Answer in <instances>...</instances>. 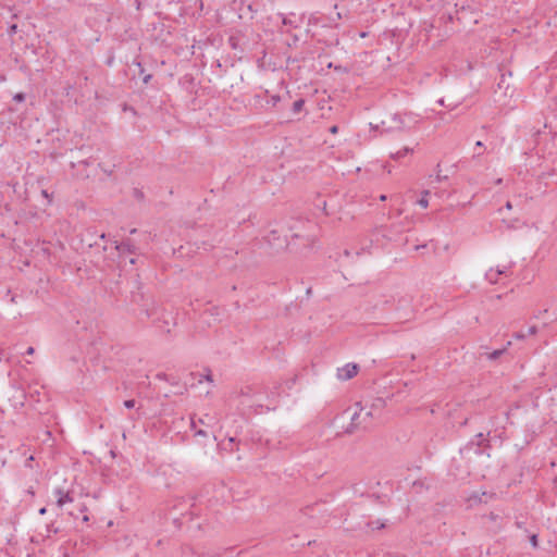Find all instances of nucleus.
Returning a JSON list of instances; mask_svg holds the SVG:
<instances>
[{
  "instance_id": "473e14b6",
  "label": "nucleus",
  "mask_w": 557,
  "mask_h": 557,
  "mask_svg": "<svg viewBox=\"0 0 557 557\" xmlns=\"http://www.w3.org/2000/svg\"><path fill=\"white\" fill-rule=\"evenodd\" d=\"M438 103L444 104V100L443 99L438 100Z\"/></svg>"
},
{
  "instance_id": "4be33fe9",
  "label": "nucleus",
  "mask_w": 557,
  "mask_h": 557,
  "mask_svg": "<svg viewBox=\"0 0 557 557\" xmlns=\"http://www.w3.org/2000/svg\"><path fill=\"white\" fill-rule=\"evenodd\" d=\"M330 132H331L332 134H336V133L338 132V126H336V125L331 126V127H330Z\"/></svg>"
},
{
  "instance_id": "f03ea898",
  "label": "nucleus",
  "mask_w": 557,
  "mask_h": 557,
  "mask_svg": "<svg viewBox=\"0 0 557 557\" xmlns=\"http://www.w3.org/2000/svg\"><path fill=\"white\" fill-rule=\"evenodd\" d=\"M52 494L55 498V506L60 509L64 505L71 504L74 502L73 493L70 491H64L63 488L57 487L52 491Z\"/></svg>"
},
{
  "instance_id": "0eeeda50",
  "label": "nucleus",
  "mask_w": 557,
  "mask_h": 557,
  "mask_svg": "<svg viewBox=\"0 0 557 557\" xmlns=\"http://www.w3.org/2000/svg\"><path fill=\"white\" fill-rule=\"evenodd\" d=\"M511 345V342H508L506 344V346L503 348V349H497V350H494L492 352H490L487 355V359L490 360H496L497 358H499L506 350L507 348Z\"/></svg>"
},
{
  "instance_id": "7ed1b4c3",
  "label": "nucleus",
  "mask_w": 557,
  "mask_h": 557,
  "mask_svg": "<svg viewBox=\"0 0 557 557\" xmlns=\"http://www.w3.org/2000/svg\"><path fill=\"white\" fill-rule=\"evenodd\" d=\"M359 367L356 363H347L337 369V379L341 381H348L357 375Z\"/></svg>"
},
{
  "instance_id": "cd10ccee",
  "label": "nucleus",
  "mask_w": 557,
  "mask_h": 557,
  "mask_svg": "<svg viewBox=\"0 0 557 557\" xmlns=\"http://www.w3.org/2000/svg\"><path fill=\"white\" fill-rule=\"evenodd\" d=\"M531 541H532V544L535 546V545H536V536H535V535H533V536H532V539H531Z\"/></svg>"
},
{
  "instance_id": "f704fd0d",
  "label": "nucleus",
  "mask_w": 557,
  "mask_h": 557,
  "mask_svg": "<svg viewBox=\"0 0 557 557\" xmlns=\"http://www.w3.org/2000/svg\"><path fill=\"white\" fill-rule=\"evenodd\" d=\"M401 213V210H397V215H400Z\"/></svg>"
},
{
  "instance_id": "20e7f679",
  "label": "nucleus",
  "mask_w": 557,
  "mask_h": 557,
  "mask_svg": "<svg viewBox=\"0 0 557 557\" xmlns=\"http://www.w3.org/2000/svg\"><path fill=\"white\" fill-rule=\"evenodd\" d=\"M256 97L265 99L267 104H271L272 107H275L281 101V97L278 95L269 96L268 90H264L263 95H257Z\"/></svg>"
},
{
  "instance_id": "c85d7f7f",
  "label": "nucleus",
  "mask_w": 557,
  "mask_h": 557,
  "mask_svg": "<svg viewBox=\"0 0 557 557\" xmlns=\"http://www.w3.org/2000/svg\"><path fill=\"white\" fill-rule=\"evenodd\" d=\"M386 198H387V197H386L385 195H381V196H380V200H382V201L386 200Z\"/></svg>"
},
{
  "instance_id": "f257e3e1",
  "label": "nucleus",
  "mask_w": 557,
  "mask_h": 557,
  "mask_svg": "<svg viewBox=\"0 0 557 557\" xmlns=\"http://www.w3.org/2000/svg\"><path fill=\"white\" fill-rule=\"evenodd\" d=\"M370 125L373 129H381V133L401 131L404 128V120L399 114H392L387 120H382L381 125Z\"/></svg>"
},
{
  "instance_id": "9b49d317",
  "label": "nucleus",
  "mask_w": 557,
  "mask_h": 557,
  "mask_svg": "<svg viewBox=\"0 0 557 557\" xmlns=\"http://www.w3.org/2000/svg\"><path fill=\"white\" fill-rule=\"evenodd\" d=\"M239 41H240V37L238 35H231L228 37V45L231 46L232 49H238Z\"/></svg>"
},
{
  "instance_id": "6ab92c4d",
  "label": "nucleus",
  "mask_w": 557,
  "mask_h": 557,
  "mask_svg": "<svg viewBox=\"0 0 557 557\" xmlns=\"http://www.w3.org/2000/svg\"><path fill=\"white\" fill-rule=\"evenodd\" d=\"M513 337H515L516 339H519V341H520V339H524V338H525V334L518 332V333H515V334H513Z\"/></svg>"
},
{
  "instance_id": "423d86ee",
  "label": "nucleus",
  "mask_w": 557,
  "mask_h": 557,
  "mask_svg": "<svg viewBox=\"0 0 557 557\" xmlns=\"http://www.w3.org/2000/svg\"><path fill=\"white\" fill-rule=\"evenodd\" d=\"M499 272H496V270L494 268H491L486 273H485V278L491 283V284H497L499 283Z\"/></svg>"
},
{
  "instance_id": "412c9836",
  "label": "nucleus",
  "mask_w": 557,
  "mask_h": 557,
  "mask_svg": "<svg viewBox=\"0 0 557 557\" xmlns=\"http://www.w3.org/2000/svg\"><path fill=\"white\" fill-rule=\"evenodd\" d=\"M151 77H152V76H151L150 74H147V75H145V76H144L143 82H144L145 84H148V83H149V81L151 79Z\"/></svg>"
},
{
  "instance_id": "1a4fd4ad",
  "label": "nucleus",
  "mask_w": 557,
  "mask_h": 557,
  "mask_svg": "<svg viewBox=\"0 0 557 557\" xmlns=\"http://www.w3.org/2000/svg\"><path fill=\"white\" fill-rule=\"evenodd\" d=\"M280 16L282 17V24L284 26H288L290 28H297L298 27V23L294 18L288 17V16H284L282 14H280Z\"/></svg>"
},
{
  "instance_id": "dca6fc26",
  "label": "nucleus",
  "mask_w": 557,
  "mask_h": 557,
  "mask_svg": "<svg viewBox=\"0 0 557 557\" xmlns=\"http://www.w3.org/2000/svg\"><path fill=\"white\" fill-rule=\"evenodd\" d=\"M16 33H17V25L16 24L10 25L9 28H8V34L10 36H13Z\"/></svg>"
},
{
  "instance_id": "a878e982",
  "label": "nucleus",
  "mask_w": 557,
  "mask_h": 557,
  "mask_svg": "<svg viewBox=\"0 0 557 557\" xmlns=\"http://www.w3.org/2000/svg\"><path fill=\"white\" fill-rule=\"evenodd\" d=\"M157 377L160 379V380H163V379H165V374L164 373H158Z\"/></svg>"
},
{
  "instance_id": "4468645a",
  "label": "nucleus",
  "mask_w": 557,
  "mask_h": 557,
  "mask_svg": "<svg viewBox=\"0 0 557 557\" xmlns=\"http://www.w3.org/2000/svg\"><path fill=\"white\" fill-rule=\"evenodd\" d=\"M13 100L16 102H23L25 100V94L17 92L13 96Z\"/></svg>"
},
{
  "instance_id": "9d476101",
  "label": "nucleus",
  "mask_w": 557,
  "mask_h": 557,
  "mask_svg": "<svg viewBox=\"0 0 557 557\" xmlns=\"http://www.w3.org/2000/svg\"><path fill=\"white\" fill-rule=\"evenodd\" d=\"M305 107V100L298 99L293 103L292 111L294 114H298L304 110Z\"/></svg>"
},
{
  "instance_id": "7c9ffc66",
  "label": "nucleus",
  "mask_w": 557,
  "mask_h": 557,
  "mask_svg": "<svg viewBox=\"0 0 557 557\" xmlns=\"http://www.w3.org/2000/svg\"><path fill=\"white\" fill-rule=\"evenodd\" d=\"M206 377H207L208 381L212 380L210 374H208Z\"/></svg>"
},
{
  "instance_id": "aec40b11",
  "label": "nucleus",
  "mask_w": 557,
  "mask_h": 557,
  "mask_svg": "<svg viewBox=\"0 0 557 557\" xmlns=\"http://www.w3.org/2000/svg\"><path fill=\"white\" fill-rule=\"evenodd\" d=\"M505 81H506V75H505V73H503V74L500 75V81H499V83H498V87H499V88H502V87H503V85L505 84Z\"/></svg>"
},
{
  "instance_id": "b1692460",
  "label": "nucleus",
  "mask_w": 557,
  "mask_h": 557,
  "mask_svg": "<svg viewBox=\"0 0 557 557\" xmlns=\"http://www.w3.org/2000/svg\"><path fill=\"white\" fill-rule=\"evenodd\" d=\"M505 207H506V209L511 210L512 205H511V202H510V201H507V202H506V205H505Z\"/></svg>"
},
{
  "instance_id": "ddd939ff",
  "label": "nucleus",
  "mask_w": 557,
  "mask_h": 557,
  "mask_svg": "<svg viewBox=\"0 0 557 557\" xmlns=\"http://www.w3.org/2000/svg\"><path fill=\"white\" fill-rule=\"evenodd\" d=\"M494 269L496 270V272H499V276L500 275H506L507 276L508 271H509V267H507V265H503V267L497 265Z\"/></svg>"
},
{
  "instance_id": "c756f323",
  "label": "nucleus",
  "mask_w": 557,
  "mask_h": 557,
  "mask_svg": "<svg viewBox=\"0 0 557 557\" xmlns=\"http://www.w3.org/2000/svg\"><path fill=\"white\" fill-rule=\"evenodd\" d=\"M358 413H355L352 417H351V420L355 421L356 418H357Z\"/></svg>"
},
{
  "instance_id": "393cba45",
  "label": "nucleus",
  "mask_w": 557,
  "mask_h": 557,
  "mask_svg": "<svg viewBox=\"0 0 557 557\" xmlns=\"http://www.w3.org/2000/svg\"><path fill=\"white\" fill-rule=\"evenodd\" d=\"M46 512H47L46 507H42V508H40V509H39V515H41V516H42V515H45Z\"/></svg>"
},
{
  "instance_id": "2f4dec72",
  "label": "nucleus",
  "mask_w": 557,
  "mask_h": 557,
  "mask_svg": "<svg viewBox=\"0 0 557 557\" xmlns=\"http://www.w3.org/2000/svg\"><path fill=\"white\" fill-rule=\"evenodd\" d=\"M137 65L140 67V72L143 73L144 70L141 67V63H138Z\"/></svg>"
},
{
  "instance_id": "39448f33",
  "label": "nucleus",
  "mask_w": 557,
  "mask_h": 557,
  "mask_svg": "<svg viewBox=\"0 0 557 557\" xmlns=\"http://www.w3.org/2000/svg\"><path fill=\"white\" fill-rule=\"evenodd\" d=\"M413 152V148L405 147L396 152L391 153V158L394 160H400L401 158H405L406 156Z\"/></svg>"
},
{
  "instance_id": "2eb2a0df",
  "label": "nucleus",
  "mask_w": 557,
  "mask_h": 557,
  "mask_svg": "<svg viewBox=\"0 0 557 557\" xmlns=\"http://www.w3.org/2000/svg\"><path fill=\"white\" fill-rule=\"evenodd\" d=\"M136 405V401L134 399H127L124 401V406L127 409H133Z\"/></svg>"
},
{
  "instance_id": "bb28decb",
  "label": "nucleus",
  "mask_w": 557,
  "mask_h": 557,
  "mask_svg": "<svg viewBox=\"0 0 557 557\" xmlns=\"http://www.w3.org/2000/svg\"><path fill=\"white\" fill-rule=\"evenodd\" d=\"M475 147H478V148H482V147H483V143H482V141H480V140H479V141H476V143H475Z\"/></svg>"
},
{
  "instance_id": "6e6552de",
  "label": "nucleus",
  "mask_w": 557,
  "mask_h": 557,
  "mask_svg": "<svg viewBox=\"0 0 557 557\" xmlns=\"http://www.w3.org/2000/svg\"><path fill=\"white\" fill-rule=\"evenodd\" d=\"M429 195H430V191H429V190H424V191L422 193L421 197H420V198L418 199V201H417V203H418L421 208H423V209L428 208V206H429Z\"/></svg>"
},
{
  "instance_id": "a211bd4d",
  "label": "nucleus",
  "mask_w": 557,
  "mask_h": 557,
  "mask_svg": "<svg viewBox=\"0 0 557 557\" xmlns=\"http://www.w3.org/2000/svg\"><path fill=\"white\" fill-rule=\"evenodd\" d=\"M537 333V327L536 326H531L529 330H528V334L529 335H535Z\"/></svg>"
},
{
  "instance_id": "f8f14e48",
  "label": "nucleus",
  "mask_w": 557,
  "mask_h": 557,
  "mask_svg": "<svg viewBox=\"0 0 557 557\" xmlns=\"http://www.w3.org/2000/svg\"><path fill=\"white\" fill-rule=\"evenodd\" d=\"M190 426L193 430H195V435H198V436L207 435V433L203 430H196V422H195L194 418H191V420H190Z\"/></svg>"
},
{
  "instance_id": "f3484780",
  "label": "nucleus",
  "mask_w": 557,
  "mask_h": 557,
  "mask_svg": "<svg viewBox=\"0 0 557 557\" xmlns=\"http://www.w3.org/2000/svg\"><path fill=\"white\" fill-rule=\"evenodd\" d=\"M41 196L48 200V203L52 202V196L48 193V190L42 189L41 190Z\"/></svg>"
},
{
  "instance_id": "72a5a7b5",
  "label": "nucleus",
  "mask_w": 557,
  "mask_h": 557,
  "mask_svg": "<svg viewBox=\"0 0 557 557\" xmlns=\"http://www.w3.org/2000/svg\"><path fill=\"white\" fill-rule=\"evenodd\" d=\"M474 499L475 500H481V498L479 496H476V495L474 496Z\"/></svg>"
},
{
  "instance_id": "5701e85b",
  "label": "nucleus",
  "mask_w": 557,
  "mask_h": 557,
  "mask_svg": "<svg viewBox=\"0 0 557 557\" xmlns=\"http://www.w3.org/2000/svg\"><path fill=\"white\" fill-rule=\"evenodd\" d=\"M34 352H35L34 347H28L27 350H26L27 355H33Z\"/></svg>"
}]
</instances>
